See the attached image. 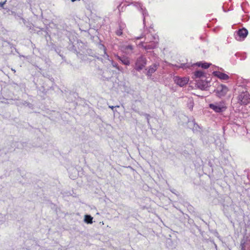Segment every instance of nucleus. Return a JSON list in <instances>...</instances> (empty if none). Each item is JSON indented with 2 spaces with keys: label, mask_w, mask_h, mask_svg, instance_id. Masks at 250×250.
<instances>
[{
  "label": "nucleus",
  "mask_w": 250,
  "mask_h": 250,
  "mask_svg": "<svg viewBox=\"0 0 250 250\" xmlns=\"http://www.w3.org/2000/svg\"><path fill=\"white\" fill-rule=\"evenodd\" d=\"M125 28V25L123 23H120L119 24V29L116 31V34L118 36H121L123 34V31Z\"/></svg>",
  "instance_id": "obj_15"
},
{
  "label": "nucleus",
  "mask_w": 250,
  "mask_h": 250,
  "mask_svg": "<svg viewBox=\"0 0 250 250\" xmlns=\"http://www.w3.org/2000/svg\"><path fill=\"white\" fill-rule=\"evenodd\" d=\"M6 0L2 2H0V9H3V6L6 3Z\"/></svg>",
  "instance_id": "obj_22"
},
{
  "label": "nucleus",
  "mask_w": 250,
  "mask_h": 250,
  "mask_svg": "<svg viewBox=\"0 0 250 250\" xmlns=\"http://www.w3.org/2000/svg\"><path fill=\"white\" fill-rule=\"evenodd\" d=\"M203 77L205 78L204 73L203 71L198 70V71H196L195 72H194V78H195V79L201 78Z\"/></svg>",
  "instance_id": "obj_18"
},
{
  "label": "nucleus",
  "mask_w": 250,
  "mask_h": 250,
  "mask_svg": "<svg viewBox=\"0 0 250 250\" xmlns=\"http://www.w3.org/2000/svg\"><path fill=\"white\" fill-rule=\"evenodd\" d=\"M73 170L74 171V172H75V173H76V169H75L73 168Z\"/></svg>",
  "instance_id": "obj_29"
},
{
  "label": "nucleus",
  "mask_w": 250,
  "mask_h": 250,
  "mask_svg": "<svg viewBox=\"0 0 250 250\" xmlns=\"http://www.w3.org/2000/svg\"><path fill=\"white\" fill-rule=\"evenodd\" d=\"M196 84L198 87L201 89H205L208 87V83L203 80L196 81Z\"/></svg>",
  "instance_id": "obj_14"
},
{
  "label": "nucleus",
  "mask_w": 250,
  "mask_h": 250,
  "mask_svg": "<svg viewBox=\"0 0 250 250\" xmlns=\"http://www.w3.org/2000/svg\"><path fill=\"white\" fill-rule=\"evenodd\" d=\"M136 6L138 8L139 10L142 13L143 16V23L145 25V19L148 16V13L145 8H144L142 4L140 3H137Z\"/></svg>",
  "instance_id": "obj_8"
},
{
  "label": "nucleus",
  "mask_w": 250,
  "mask_h": 250,
  "mask_svg": "<svg viewBox=\"0 0 250 250\" xmlns=\"http://www.w3.org/2000/svg\"><path fill=\"white\" fill-rule=\"evenodd\" d=\"M143 38V37H142V36L137 37H136V39H137V40H139V39H141V38Z\"/></svg>",
  "instance_id": "obj_27"
},
{
  "label": "nucleus",
  "mask_w": 250,
  "mask_h": 250,
  "mask_svg": "<svg viewBox=\"0 0 250 250\" xmlns=\"http://www.w3.org/2000/svg\"><path fill=\"white\" fill-rule=\"evenodd\" d=\"M146 119H147V123H149V115L148 114H146Z\"/></svg>",
  "instance_id": "obj_25"
},
{
  "label": "nucleus",
  "mask_w": 250,
  "mask_h": 250,
  "mask_svg": "<svg viewBox=\"0 0 250 250\" xmlns=\"http://www.w3.org/2000/svg\"><path fill=\"white\" fill-rule=\"evenodd\" d=\"M117 59L120 60L122 62L126 65H129L130 64V61L129 59L126 57H120L118 55H116Z\"/></svg>",
  "instance_id": "obj_16"
},
{
  "label": "nucleus",
  "mask_w": 250,
  "mask_h": 250,
  "mask_svg": "<svg viewBox=\"0 0 250 250\" xmlns=\"http://www.w3.org/2000/svg\"><path fill=\"white\" fill-rule=\"evenodd\" d=\"M166 247L170 250L175 249L177 246V243L172 240L170 238H167L166 241Z\"/></svg>",
  "instance_id": "obj_9"
},
{
  "label": "nucleus",
  "mask_w": 250,
  "mask_h": 250,
  "mask_svg": "<svg viewBox=\"0 0 250 250\" xmlns=\"http://www.w3.org/2000/svg\"><path fill=\"white\" fill-rule=\"evenodd\" d=\"M103 47L104 48V56H106V58H107L108 60H109L108 58H109V56L107 54V53H106V49L105 48V47L104 46H103Z\"/></svg>",
  "instance_id": "obj_23"
},
{
  "label": "nucleus",
  "mask_w": 250,
  "mask_h": 250,
  "mask_svg": "<svg viewBox=\"0 0 250 250\" xmlns=\"http://www.w3.org/2000/svg\"><path fill=\"white\" fill-rule=\"evenodd\" d=\"M111 64L114 67L116 68L119 70H121L120 68L118 66V64L116 62H115L113 61H112Z\"/></svg>",
  "instance_id": "obj_21"
},
{
  "label": "nucleus",
  "mask_w": 250,
  "mask_h": 250,
  "mask_svg": "<svg viewBox=\"0 0 250 250\" xmlns=\"http://www.w3.org/2000/svg\"><path fill=\"white\" fill-rule=\"evenodd\" d=\"M211 64L210 63L200 62L194 64L193 65L198 67H201L204 69H207L208 68Z\"/></svg>",
  "instance_id": "obj_17"
},
{
  "label": "nucleus",
  "mask_w": 250,
  "mask_h": 250,
  "mask_svg": "<svg viewBox=\"0 0 250 250\" xmlns=\"http://www.w3.org/2000/svg\"><path fill=\"white\" fill-rule=\"evenodd\" d=\"M158 66V64L154 63L152 65H150L149 67H148L146 73V75L148 77L151 76L152 74H153L157 69Z\"/></svg>",
  "instance_id": "obj_10"
},
{
  "label": "nucleus",
  "mask_w": 250,
  "mask_h": 250,
  "mask_svg": "<svg viewBox=\"0 0 250 250\" xmlns=\"http://www.w3.org/2000/svg\"><path fill=\"white\" fill-rule=\"evenodd\" d=\"M213 74L215 76L222 80H227L229 79V76L227 74L220 71H214Z\"/></svg>",
  "instance_id": "obj_11"
},
{
  "label": "nucleus",
  "mask_w": 250,
  "mask_h": 250,
  "mask_svg": "<svg viewBox=\"0 0 250 250\" xmlns=\"http://www.w3.org/2000/svg\"><path fill=\"white\" fill-rule=\"evenodd\" d=\"M248 34V31L245 28L239 29L234 33V37L237 41L244 40Z\"/></svg>",
  "instance_id": "obj_4"
},
{
  "label": "nucleus",
  "mask_w": 250,
  "mask_h": 250,
  "mask_svg": "<svg viewBox=\"0 0 250 250\" xmlns=\"http://www.w3.org/2000/svg\"><path fill=\"white\" fill-rule=\"evenodd\" d=\"M93 220V217L89 215H85L84 216V221L87 224H92Z\"/></svg>",
  "instance_id": "obj_19"
},
{
  "label": "nucleus",
  "mask_w": 250,
  "mask_h": 250,
  "mask_svg": "<svg viewBox=\"0 0 250 250\" xmlns=\"http://www.w3.org/2000/svg\"><path fill=\"white\" fill-rule=\"evenodd\" d=\"M146 64V58L144 56H140L136 61L135 65V68L136 70L139 71L142 70Z\"/></svg>",
  "instance_id": "obj_5"
},
{
  "label": "nucleus",
  "mask_w": 250,
  "mask_h": 250,
  "mask_svg": "<svg viewBox=\"0 0 250 250\" xmlns=\"http://www.w3.org/2000/svg\"><path fill=\"white\" fill-rule=\"evenodd\" d=\"M159 38L157 35L147 34L145 37V42H140L138 46L147 50L153 49L158 46Z\"/></svg>",
  "instance_id": "obj_1"
},
{
  "label": "nucleus",
  "mask_w": 250,
  "mask_h": 250,
  "mask_svg": "<svg viewBox=\"0 0 250 250\" xmlns=\"http://www.w3.org/2000/svg\"><path fill=\"white\" fill-rule=\"evenodd\" d=\"M109 107L111 108L113 111H114V108L116 107H119V105L117 106H112V105H109Z\"/></svg>",
  "instance_id": "obj_24"
},
{
  "label": "nucleus",
  "mask_w": 250,
  "mask_h": 250,
  "mask_svg": "<svg viewBox=\"0 0 250 250\" xmlns=\"http://www.w3.org/2000/svg\"><path fill=\"white\" fill-rule=\"evenodd\" d=\"M173 80L176 84L180 87H183L188 83L189 78L188 77H181L176 76L174 77Z\"/></svg>",
  "instance_id": "obj_7"
},
{
  "label": "nucleus",
  "mask_w": 250,
  "mask_h": 250,
  "mask_svg": "<svg viewBox=\"0 0 250 250\" xmlns=\"http://www.w3.org/2000/svg\"><path fill=\"white\" fill-rule=\"evenodd\" d=\"M238 92L237 97L238 103L241 105H246L250 103V95L246 87L239 86Z\"/></svg>",
  "instance_id": "obj_2"
},
{
  "label": "nucleus",
  "mask_w": 250,
  "mask_h": 250,
  "mask_svg": "<svg viewBox=\"0 0 250 250\" xmlns=\"http://www.w3.org/2000/svg\"><path fill=\"white\" fill-rule=\"evenodd\" d=\"M209 107L216 113H221L226 110L227 106L225 102L222 101L209 104Z\"/></svg>",
  "instance_id": "obj_3"
},
{
  "label": "nucleus",
  "mask_w": 250,
  "mask_h": 250,
  "mask_svg": "<svg viewBox=\"0 0 250 250\" xmlns=\"http://www.w3.org/2000/svg\"><path fill=\"white\" fill-rule=\"evenodd\" d=\"M120 6H121V4H120V5L118 6V10H119V11H120Z\"/></svg>",
  "instance_id": "obj_28"
},
{
  "label": "nucleus",
  "mask_w": 250,
  "mask_h": 250,
  "mask_svg": "<svg viewBox=\"0 0 250 250\" xmlns=\"http://www.w3.org/2000/svg\"><path fill=\"white\" fill-rule=\"evenodd\" d=\"M121 51L127 54H129L132 52L133 47L131 45H125L121 47Z\"/></svg>",
  "instance_id": "obj_12"
},
{
  "label": "nucleus",
  "mask_w": 250,
  "mask_h": 250,
  "mask_svg": "<svg viewBox=\"0 0 250 250\" xmlns=\"http://www.w3.org/2000/svg\"><path fill=\"white\" fill-rule=\"evenodd\" d=\"M249 243L248 237L244 236L240 243V250H246V248L249 245Z\"/></svg>",
  "instance_id": "obj_13"
},
{
  "label": "nucleus",
  "mask_w": 250,
  "mask_h": 250,
  "mask_svg": "<svg viewBox=\"0 0 250 250\" xmlns=\"http://www.w3.org/2000/svg\"><path fill=\"white\" fill-rule=\"evenodd\" d=\"M191 125H194V127L195 129H196L197 127H198V125L195 123V121L194 120H192L191 121H189L188 122V125H189V126H190Z\"/></svg>",
  "instance_id": "obj_20"
},
{
  "label": "nucleus",
  "mask_w": 250,
  "mask_h": 250,
  "mask_svg": "<svg viewBox=\"0 0 250 250\" xmlns=\"http://www.w3.org/2000/svg\"><path fill=\"white\" fill-rule=\"evenodd\" d=\"M228 90L229 89L227 86L224 84H221L215 90V92L218 97L221 98L227 94Z\"/></svg>",
  "instance_id": "obj_6"
},
{
  "label": "nucleus",
  "mask_w": 250,
  "mask_h": 250,
  "mask_svg": "<svg viewBox=\"0 0 250 250\" xmlns=\"http://www.w3.org/2000/svg\"><path fill=\"white\" fill-rule=\"evenodd\" d=\"M76 177V175H75V176H71V175H70V177L71 178V179H74Z\"/></svg>",
  "instance_id": "obj_26"
}]
</instances>
